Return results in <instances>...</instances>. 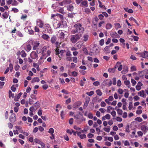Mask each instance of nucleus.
<instances>
[{"instance_id": "10", "label": "nucleus", "mask_w": 148, "mask_h": 148, "mask_svg": "<svg viewBox=\"0 0 148 148\" xmlns=\"http://www.w3.org/2000/svg\"><path fill=\"white\" fill-rule=\"evenodd\" d=\"M64 36L65 34L63 32H61L59 34V38L61 40H64Z\"/></svg>"}, {"instance_id": "60", "label": "nucleus", "mask_w": 148, "mask_h": 148, "mask_svg": "<svg viewBox=\"0 0 148 148\" xmlns=\"http://www.w3.org/2000/svg\"><path fill=\"white\" fill-rule=\"evenodd\" d=\"M73 122V118H71L69 121V123L70 124H72Z\"/></svg>"}, {"instance_id": "63", "label": "nucleus", "mask_w": 148, "mask_h": 148, "mask_svg": "<svg viewBox=\"0 0 148 148\" xmlns=\"http://www.w3.org/2000/svg\"><path fill=\"white\" fill-rule=\"evenodd\" d=\"M42 88L44 90H46L48 88V86L47 84H45L42 86Z\"/></svg>"}, {"instance_id": "24", "label": "nucleus", "mask_w": 148, "mask_h": 148, "mask_svg": "<svg viewBox=\"0 0 148 148\" xmlns=\"http://www.w3.org/2000/svg\"><path fill=\"white\" fill-rule=\"evenodd\" d=\"M141 130L144 132H146L147 127H146L145 125H142L141 127Z\"/></svg>"}, {"instance_id": "57", "label": "nucleus", "mask_w": 148, "mask_h": 148, "mask_svg": "<svg viewBox=\"0 0 148 148\" xmlns=\"http://www.w3.org/2000/svg\"><path fill=\"white\" fill-rule=\"evenodd\" d=\"M132 37L134 38V40L136 41H137L138 40L139 38L138 36H133Z\"/></svg>"}, {"instance_id": "52", "label": "nucleus", "mask_w": 148, "mask_h": 148, "mask_svg": "<svg viewBox=\"0 0 148 148\" xmlns=\"http://www.w3.org/2000/svg\"><path fill=\"white\" fill-rule=\"evenodd\" d=\"M117 85L118 86H120L121 85V82L120 79L118 80Z\"/></svg>"}, {"instance_id": "1", "label": "nucleus", "mask_w": 148, "mask_h": 148, "mask_svg": "<svg viewBox=\"0 0 148 148\" xmlns=\"http://www.w3.org/2000/svg\"><path fill=\"white\" fill-rule=\"evenodd\" d=\"M74 27L75 28V29L73 30L71 32L72 34H74L77 33H83L84 30V28L82 27V25L80 23L75 24Z\"/></svg>"}, {"instance_id": "23", "label": "nucleus", "mask_w": 148, "mask_h": 148, "mask_svg": "<svg viewBox=\"0 0 148 148\" xmlns=\"http://www.w3.org/2000/svg\"><path fill=\"white\" fill-rule=\"evenodd\" d=\"M81 105V103L80 102H78L74 103L73 105L74 108H77L78 106H79Z\"/></svg>"}, {"instance_id": "50", "label": "nucleus", "mask_w": 148, "mask_h": 148, "mask_svg": "<svg viewBox=\"0 0 148 148\" xmlns=\"http://www.w3.org/2000/svg\"><path fill=\"white\" fill-rule=\"evenodd\" d=\"M73 61L75 63H76L77 62V59L76 57H73Z\"/></svg>"}, {"instance_id": "34", "label": "nucleus", "mask_w": 148, "mask_h": 148, "mask_svg": "<svg viewBox=\"0 0 148 148\" xmlns=\"http://www.w3.org/2000/svg\"><path fill=\"white\" fill-rule=\"evenodd\" d=\"M135 120L136 121H137L140 122L143 121L142 119L140 117H137L135 119Z\"/></svg>"}, {"instance_id": "49", "label": "nucleus", "mask_w": 148, "mask_h": 148, "mask_svg": "<svg viewBox=\"0 0 148 148\" xmlns=\"http://www.w3.org/2000/svg\"><path fill=\"white\" fill-rule=\"evenodd\" d=\"M104 43V40L103 39L99 41V44L100 45L102 46Z\"/></svg>"}, {"instance_id": "32", "label": "nucleus", "mask_w": 148, "mask_h": 148, "mask_svg": "<svg viewBox=\"0 0 148 148\" xmlns=\"http://www.w3.org/2000/svg\"><path fill=\"white\" fill-rule=\"evenodd\" d=\"M65 4H68L71 3V0H64L63 1Z\"/></svg>"}, {"instance_id": "35", "label": "nucleus", "mask_w": 148, "mask_h": 148, "mask_svg": "<svg viewBox=\"0 0 148 148\" xmlns=\"http://www.w3.org/2000/svg\"><path fill=\"white\" fill-rule=\"evenodd\" d=\"M38 144L41 145V147L42 148H45V144L42 142L39 141Z\"/></svg>"}, {"instance_id": "14", "label": "nucleus", "mask_w": 148, "mask_h": 148, "mask_svg": "<svg viewBox=\"0 0 148 148\" xmlns=\"http://www.w3.org/2000/svg\"><path fill=\"white\" fill-rule=\"evenodd\" d=\"M14 117H15V115L13 114L11 115V116L9 118V120L10 122H12L13 121H14L15 120L14 119Z\"/></svg>"}, {"instance_id": "12", "label": "nucleus", "mask_w": 148, "mask_h": 148, "mask_svg": "<svg viewBox=\"0 0 148 148\" xmlns=\"http://www.w3.org/2000/svg\"><path fill=\"white\" fill-rule=\"evenodd\" d=\"M40 81L39 78L38 77H35L34 78L32 81V83H34L36 82H38Z\"/></svg>"}, {"instance_id": "2", "label": "nucleus", "mask_w": 148, "mask_h": 148, "mask_svg": "<svg viewBox=\"0 0 148 148\" xmlns=\"http://www.w3.org/2000/svg\"><path fill=\"white\" fill-rule=\"evenodd\" d=\"M82 36V35L81 34H77L75 35H71L70 36V41L73 43H75L80 39Z\"/></svg>"}, {"instance_id": "4", "label": "nucleus", "mask_w": 148, "mask_h": 148, "mask_svg": "<svg viewBox=\"0 0 148 148\" xmlns=\"http://www.w3.org/2000/svg\"><path fill=\"white\" fill-rule=\"evenodd\" d=\"M112 84V82L111 80L108 82V79H106L103 82V84L104 86H108L109 87L111 86Z\"/></svg>"}, {"instance_id": "61", "label": "nucleus", "mask_w": 148, "mask_h": 148, "mask_svg": "<svg viewBox=\"0 0 148 148\" xmlns=\"http://www.w3.org/2000/svg\"><path fill=\"white\" fill-rule=\"evenodd\" d=\"M80 138L81 139H83L86 138V137L85 134H81L80 136Z\"/></svg>"}, {"instance_id": "5", "label": "nucleus", "mask_w": 148, "mask_h": 148, "mask_svg": "<svg viewBox=\"0 0 148 148\" xmlns=\"http://www.w3.org/2000/svg\"><path fill=\"white\" fill-rule=\"evenodd\" d=\"M38 56L37 54L35 51H32L30 54V57L32 59H35L38 57Z\"/></svg>"}, {"instance_id": "8", "label": "nucleus", "mask_w": 148, "mask_h": 148, "mask_svg": "<svg viewBox=\"0 0 148 148\" xmlns=\"http://www.w3.org/2000/svg\"><path fill=\"white\" fill-rule=\"evenodd\" d=\"M22 95L21 92L19 93L17 95L15 96L14 97V101H18L19 99L20 98L21 96Z\"/></svg>"}, {"instance_id": "37", "label": "nucleus", "mask_w": 148, "mask_h": 148, "mask_svg": "<svg viewBox=\"0 0 148 148\" xmlns=\"http://www.w3.org/2000/svg\"><path fill=\"white\" fill-rule=\"evenodd\" d=\"M117 113L120 115H122L123 113L122 110L120 109H118L117 110Z\"/></svg>"}, {"instance_id": "26", "label": "nucleus", "mask_w": 148, "mask_h": 148, "mask_svg": "<svg viewBox=\"0 0 148 148\" xmlns=\"http://www.w3.org/2000/svg\"><path fill=\"white\" fill-rule=\"evenodd\" d=\"M112 27V25L110 23L107 24L106 25V28L107 29H110Z\"/></svg>"}, {"instance_id": "17", "label": "nucleus", "mask_w": 148, "mask_h": 148, "mask_svg": "<svg viewBox=\"0 0 148 148\" xmlns=\"http://www.w3.org/2000/svg\"><path fill=\"white\" fill-rule=\"evenodd\" d=\"M48 132L49 133H50L51 134L52 136V137H53V138H54V135L53 134V133L54 132V130L53 128H50L49 129V131H48Z\"/></svg>"}, {"instance_id": "40", "label": "nucleus", "mask_w": 148, "mask_h": 148, "mask_svg": "<svg viewBox=\"0 0 148 148\" xmlns=\"http://www.w3.org/2000/svg\"><path fill=\"white\" fill-rule=\"evenodd\" d=\"M104 116V117L106 119L109 120V119H110L111 116L109 114H107Z\"/></svg>"}, {"instance_id": "20", "label": "nucleus", "mask_w": 148, "mask_h": 148, "mask_svg": "<svg viewBox=\"0 0 148 148\" xmlns=\"http://www.w3.org/2000/svg\"><path fill=\"white\" fill-rule=\"evenodd\" d=\"M88 37L89 36L88 35L85 34L83 36L84 38L83 40L85 42L86 41L88 40Z\"/></svg>"}, {"instance_id": "58", "label": "nucleus", "mask_w": 148, "mask_h": 148, "mask_svg": "<svg viewBox=\"0 0 148 148\" xmlns=\"http://www.w3.org/2000/svg\"><path fill=\"white\" fill-rule=\"evenodd\" d=\"M12 11H13L15 13H16L18 12V10L16 8H13L12 9Z\"/></svg>"}, {"instance_id": "46", "label": "nucleus", "mask_w": 148, "mask_h": 148, "mask_svg": "<svg viewBox=\"0 0 148 148\" xmlns=\"http://www.w3.org/2000/svg\"><path fill=\"white\" fill-rule=\"evenodd\" d=\"M72 75L74 77H76L77 75V73L75 71H73L71 73Z\"/></svg>"}, {"instance_id": "18", "label": "nucleus", "mask_w": 148, "mask_h": 148, "mask_svg": "<svg viewBox=\"0 0 148 148\" xmlns=\"http://www.w3.org/2000/svg\"><path fill=\"white\" fill-rule=\"evenodd\" d=\"M61 25L60 23L58 22L57 23L56 22V23H55V24L54 25V26L55 27V28H59Z\"/></svg>"}, {"instance_id": "33", "label": "nucleus", "mask_w": 148, "mask_h": 148, "mask_svg": "<svg viewBox=\"0 0 148 148\" xmlns=\"http://www.w3.org/2000/svg\"><path fill=\"white\" fill-rule=\"evenodd\" d=\"M32 47L29 44H28L27 46L26 51H29L31 49Z\"/></svg>"}, {"instance_id": "29", "label": "nucleus", "mask_w": 148, "mask_h": 148, "mask_svg": "<svg viewBox=\"0 0 148 148\" xmlns=\"http://www.w3.org/2000/svg\"><path fill=\"white\" fill-rule=\"evenodd\" d=\"M14 96V94H12V92L10 90L9 91V97L10 98L11 97L13 98Z\"/></svg>"}, {"instance_id": "51", "label": "nucleus", "mask_w": 148, "mask_h": 148, "mask_svg": "<svg viewBox=\"0 0 148 148\" xmlns=\"http://www.w3.org/2000/svg\"><path fill=\"white\" fill-rule=\"evenodd\" d=\"M118 92L120 94H122L123 92V91L122 89L119 88L118 90Z\"/></svg>"}, {"instance_id": "21", "label": "nucleus", "mask_w": 148, "mask_h": 148, "mask_svg": "<svg viewBox=\"0 0 148 148\" xmlns=\"http://www.w3.org/2000/svg\"><path fill=\"white\" fill-rule=\"evenodd\" d=\"M39 43L38 42L34 43V46L33 48V50H36V49L37 47L39 46Z\"/></svg>"}, {"instance_id": "9", "label": "nucleus", "mask_w": 148, "mask_h": 148, "mask_svg": "<svg viewBox=\"0 0 148 148\" xmlns=\"http://www.w3.org/2000/svg\"><path fill=\"white\" fill-rule=\"evenodd\" d=\"M111 36L112 38H116L119 36V35L116 32H114L110 33Z\"/></svg>"}, {"instance_id": "19", "label": "nucleus", "mask_w": 148, "mask_h": 148, "mask_svg": "<svg viewBox=\"0 0 148 148\" xmlns=\"http://www.w3.org/2000/svg\"><path fill=\"white\" fill-rule=\"evenodd\" d=\"M80 6H88L87 2V1H84L82 2L80 5Z\"/></svg>"}, {"instance_id": "43", "label": "nucleus", "mask_w": 148, "mask_h": 148, "mask_svg": "<svg viewBox=\"0 0 148 148\" xmlns=\"http://www.w3.org/2000/svg\"><path fill=\"white\" fill-rule=\"evenodd\" d=\"M94 94V92L93 91H91L89 92H87L86 94L88 96H91Z\"/></svg>"}, {"instance_id": "41", "label": "nucleus", "mask_w": 148, "mask_h": 148, "mask_svg": "<svg viewBox=\"0 0 148 148\" xmlns=\"http://www.w3.org/2000/svg\"><path fill=\"white\" fill-rule=\"evenodd\" d=\"M131 82L132 84V86H134L136 83V81L133 79H131Z\"/></svg>"}, {"instance_id": "16", "label": "nucleus", "mask_w": 148, "mask_h": 148, "mask_svg": "<svg viewBox=\"0 0 148 148\" xmlns=\"http://www.w3.org/2000/svg\"><path fill=\"white\" fill-rule=\"evenodd\" d=\"M68 10L71 11H72L73 9V7L72 4L68 5L67 7Z\"/></svg>"}, {"instance_id": "31", "label": "nucleus", "mask_w": 148, "mask_h": 148, "mask_svg": "<svg viewBox=\"0 0 148 148\" xmlns=\"http://www.w3.org/2000/svg\"><path fill=\"white\" fill-rule=\"evenodd\" d=\"M110 130V127H108V128L104 127L103 128V130L107 132H109Z\"/></svg>"}, {"instance_id": "59", "label": "nucleus", "mask_w": 148, "mask_h": 148, "mask_svg": "<svg viewBox=\"0 0 148 148\" xmlns=\"http://www.w3.org/2000/svg\"><path fill=\"white\" fill-rule=\"evenodd\" d=\"M11 89L13 92H15L16 90V88L13 85L12 86Z\"/></svg>"}, {"instance_id": "6", "label": "nucleus", "mask_w": 148, "mask_h": 148, "mask_svg": "<svg viewBox=\"0 0 148 148\" xmlns=\"http://www.w3.org/2000/svg\"><path fill=\"white\" fill-rule=\"evenodd\" d=\"M37 23L38 25L40 28H42L44 25V23L40 19L38 20L37 21Z\"/></svg>"}, {"instance_id": "54", "label": "nucleus", "mask_w": 148, "mask_h": 148, "mask_svg": "<svg viewBox=\"0 0 148 148\" xmlns=\"http://www.w3.org/2000/svg\"><path fill=\"white\" fill-rule=\"evenodd\" d=\"M113 84L114 85H115L116 84V79L115 77H114L112 79Z\"/></svg>"}, {"instance_id": "15", "label": "nucleus", "mask_w": 148, "mask_h": 148, "mask_svg": "<svg viewBox=\"0 0 148 148\" xmlns=\"http://www.w3.org/2000/svg\"><path fill=\"white\" fill-rule=\"evenodd\" d=\"M42 38L45 40H48L49 38V36L45 34H43L42 36Z\"/></svg>"}, {"instance_id": "62", "label": "nucleus", "mask_w": 148, "mask_h": 148, "mask_svg": "<svg viewBox=\"0 0 148 148\" xmlns=\"http://www.w3.org/2000/svg\"><path fill=\"white\" fill-rule=\"evenodd\" d=\"M98 17L101 20L103 19V15L102 14H100L98 16Z\"/></svg>"}, {"instance_id": "28", "label": "nucleus", "mask_w": 148, "mask_h": 148, "mask_svg": "<svg viewBox=\"0 0 148 148\" xmlns=\"http://www.w3.org/2000/svg\"><path fill=\"white\" fill-rule=\"evenodd\" d=\"M115 69L114 68L112 69L109 68L108 69V71L109 72L112 73H114L115 72Z\"/></svg>"}, {"instance_id": "38", "label": "nucleus", "mask_w": 148, "mask_h": 148, "mask_svg": "<svg viewBox=\"0 0 148 148\" xmlns=\"http://www.w3.org/2000/svg\"><path fill=\"white\" fill-rule=\"evenodd\" d=\"M59 12L63 14H64L65 13L63 8H60L59 10Z\"/></svg>"}, {"instance_id": "64", "label": "nucleus", "mask_w": 148, "mask_h": 148, "mask_svg": "<svg viewBox=\"0 0 148 148\" xmlns=\"http://www.w3.org/2000/svg\"><path fill=\"white\" fill-rule=\"evenodd\" d=\"M106 103L104 101H102L101 103V107H105L106 106Z\"/></svg>"}, {"instance_id": "36", "label": "nucleus", "mask_w": 148, "mask_h": 148, "mask_svg": "<svg viewBox=\"0 0 148 148\" xmlns=\"http://www.w3.org/2000/svg\"><path fill=\"white\" fill-rule=\"evenodd\" d=\"M98 2L99 4V7L101 8H104L106 10V8L105 6L104 5H102L101 2L99 0L98 1Z\"/></svg>"}, {"instance_id": "22", "label": "nucleus", "mask_w": 148, "mask_h": 148, "mask_svg": "<svg viewBox=\"0 0 148 148\" xmlns=\"http://www.w3.org/2000/svg\"><path fill=\"white\" fill-rule=\"evenodd\" d=\"M96 92L97 94L99 96H101L102 94V93L100 89H98L96 91Z\"/></svg>"}, {"instance_id": "27", "label": "nucleus", "mask_w": 148, "mask_h": 148, "mask_svg": "<svg viewBox=\"0 0 148 148\" xmlns=\"http://www.w3.org/2000/svg\"><path fill=\"white\" fill-rule=\"evenodd\" d=\"M128 68L126 67V69H124L123 70L121 71V73L123 74H125L128 72Z\"/></svg>"}, {"instance_id": "42", "label": "nucleus", "mask_w": 148, "mask_h": 148, "mask_svg": "<svg viewBox=\"0 0 148 148\" xmlns=\"http://www.w3.org/2000/svg\"><path fill=\"white\" fill-rule=\"evenodd\" d=\"M132 102H130L129 106V110H131L132 108Z\"/></svg>"}, {"instance_id": "55", "label": "nucleus", "mask_w": 148, "mask_h": 148, "mask_svg": "<svg viewBox=\"0 0 148 148\" xmlns=\"http://www.w3.org/2000/svg\"><path fill=\"white\" fill-rule=\"evenodd\" d=\"M66 60L67 61H72V58L70 56H67V57L66 58Z\"/></svg>"}, {"instance_id": "3", "label": "nucleus", "mask_w": 148, "mask_h": 148, "mask_svg": "<svg viewBox=\"0 0 148 148\" xmlns=\"http://www.w3.org/2000/svg\"><path fill=\"white\" fill-rule=\"evenodd\" d=\"M45 29V32L50 33L51 31V28L49 24H46L45 25V27H44Z\"/></svg>"}, {"instance_id": "56", "label": "nucleus", "mask_w": 148, "mask_h": 148, "mask_svg": "<svg viewBox=\"0 0 148 148\" xmlns=\"http://www.w3.org/2000/svg\"><path fill=\"white\" fill-rule=\"evenodd\" d=\"M112 109L113 108L112 107L110 106H108L107 109V112L108 113H110V110Z\"/></svg>"}, {"instance_id": "7", "label": "nucleus", "mask_w": 148, "mask_h": 148, "mask_svg": "<svg viewBox=\"0 0 148 148\" xmlns=\"http://www.w3.org/2000/svg\"><path fill=\"white\" fill-rule=\"evenodd\" d=\"M139 95L141 97L144 98H145L146 97V94H145V92L144 90H142L138 93Z\"/></svg>"}, {"instance_id": "48", "label": "nucleus", "mask_w": 148, "mask_h": 148, "mask_svg": "<svg viewBox=\"0 0 148 148\" xmlns=\"http://www.w3.org/2000/svg\"><path fill=\"white\" fill-rule=\"evenodd\" d=\"M99 82L97 81L94 82L93 83V84L96 86H98L99 85Z\"/></svg>"}, {"instance_id": "30", "label": "nucleus", "mask_w": 148, "mask_h": 148, "mask_svg": "<svg viewBox=\"0 0 148 148\" xmlns=\"http://www.w3.org/2000/svg\"><path fill=\"white\" fill-rule=\"evenodd\" d=\"M129 20L130 21H133L136 24L138 25H139L137 23L136 21L132 17H131L130 18Z\"/></svg>"}, {"instance_id": "11", "label": "nucleus", "mask_w": 148, "mask_h": 148, "mask_svg": "<svg viewBox=\"0 0 148 148\" xmlns=\"http://www.w3.org/2000/svg\"><path fill=\"white\" fill-rule=\"evenodd\" d=\"M76 47L78 48H81L82 45V43L81 42L79 41L76 43Z\"/></svg>"}, {"instance_id": "39", "label": "nucleus", "mask_w": 148, "mask_h": 148, "mask_svg": "<svg viewBox=\"0 0 148 148\" xmlns=\"http://www.w3.org/2000/svg\"><path fill=\"white\" fill-rule=\"evenodd\" d=\"M21 53L22 54L21 55V56L22 57L24 58L26 56V54L24 50H22L21 51Z\"/></svg>"}, {"instance_id": "25", "label": "nucleus", "mask_w": 148, "mask_h": 148, "mask_svg": "<svg viewBox=\"0 0 148 148\" xmlns=\"http://www.w3.org/2000/svg\"><path fill=\"white\" fill-rule=\"evenodd\" d=\"M109 46H106L104 49V50L110 53V51L109 50Z\"/></svg>"}, {"instance_id": "45", "label": "nucleus", "mask_w": 148, "mask_h": 148, "mask_svg": "<svg viewBox=\"0 0 148 148\" xmlns=\"http://www.w3.org/2000/svg\"><path fill=\"white\" fill-rule=\"evenodd\" d=\"M121 64V63L120 62H117L114 67V68H115V69L116 68L118 67V68L119 67V65H120V64Z\"/></svg>"}, {"instance_id": "44", "label": "nucleus", "mask_w": 148, "mask_h": 148, "mask_svg": "<svg viewBox=\"0 0 148 148\" xmlns=\"http://www.w3.org/2000/svg\"><path fill=\"white\" fill-rule=\"evenodd\" d=\"M90 100V98L89 97H87L86 98V101L85 102V103L88 104Z\"/></svg>"}, {"instance_id": "53", "label": "nucleus", "mask_w": 148, "mask_h": 148, "mask_svg": "<svg viewBox=\"0 0 148 148\" xmlns=\"http://www.w3.org/2000/svg\"><path fill=\"white\" fill-rule=\"evenodd\" d=\"M2 16L5 18H6L8 17V15L5 12L3 14H2Z\"/></svg>"}, {"instance_id": "47", "label": "nucleus", "mask_w": 148, "mask_h": 148, "mask_svg": "<svg viewBox=\"0 0 148 148\" xmlns=\"http://www.w3.org/2000/svg\"><path fill=\"white\" fill-rule=\"evenodd\" d=\"M88 116L89 119H92L93 118L92 114L89 113L88 115Z\"/></svg>"}, {"instance_id": "13", "label": "nucleus", "mask_w": 148, "mask_h": 148, "mask_svg": "<svg viewBox=\"0 0 148 148\" xmlns=\"http://www.w3.org/2000/svg\"><path fill=\"white\" fill-rule=\"evenodd\" d=\"M57 39V38L55 36H53L51 38V41L52 43H54Z\"/></svg>"}]
</instances>
